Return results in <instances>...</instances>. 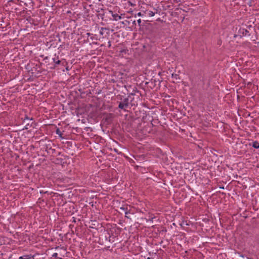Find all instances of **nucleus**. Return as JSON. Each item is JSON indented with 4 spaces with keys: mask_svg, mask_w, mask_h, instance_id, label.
<instances>
[{
    "mask_svg": "<svg viewBox=\"0 0 259 259\" xmlns=\"http://www.w3.org/2000/svg\"><path fill=\"white\" fill-rule=\"evenodd\" d=\"M57 253H54L53 254V257H57Z\"/></svg>",
    "mask_w": 259,
    "mask_h": 259,
    "instance_id": "4468645a",
    "label": "nucleus"
},
{
    "mask_svg": "<svg viewBox=\"0 0 259 259\" xmlns=\"http://www.w3.org/2000/svg\"><path fill=\"white\" fill-rule=\"evenodd\" d=\"M154 218V217H151V218H150L149 219H145L146 220V221L147 222H150V223H153V219Z\"/></svg>",
    "mask_w": 259,
    "mask_h": 259,
    "instance_id": "1a4fd4ad",
    "label": "nucleus"
},
{
    "mask_svg": "<svg viewBox=\"0 0 259 259\" xmlns=\"http://www.w3.org/2000/svg\"><path fill=\"white\" fill-rule=\"evenodd\" d=\"M87 34H88V35H90V33H87Z\"/></svg>",
    "mask_w": 259,
    "mask_h": 259,
    "instance_id": "dca6fc26",
    "label": "nucleus"
},
{
    "mask_svg": "<svg viewBox=\"0 0 259 259\" xmlns=\"http://www.w3.org/2000/svg\"><path fill=\"white\" fill-rule=\"evenodd\" d=\"M109 13L111 14L112 16L113 17V20L118 21L121 19V17L118 15L116 13H114L112 11H110Z\"/></svg>",
    "mask_w": 259,
    "mask_h": 259,
    "instance_id": "f03ea898",
    "label": "nucleus"
},
{
    "mask_svg": "<svg viewBox=\"0 0 259 259\" xmlns=\"http://www.w3.org/2000/svg\"><path fill=\"white\" fill-rule=\"evenodd\" d=\"M126 51H126V50H123L121 51L120 52H121V53H126Z\"/></svg>",
    "mask_w": 259,
    "mask_h": 259,
    "instance_id": "2eb2a0df",
    "label": "nucleus"
},
{
    "mask_svg": "<svg viewBox=\"0 0 259 259\" xmlns=\"http://www.w3.org/2000/svg\"><path fill=\"white\" fill-rule=\"evenodd\" d=\"M144 13H142L141 12H139L137 14V15L139 17H143Z\"/></svg>",
    "mask_w": 259,
    "mask_h": 259,
    "instance_id": "9d476101",
    "label": "nucleus"
},
{
    "mask_svg": "<svg viewBox=\"0 0 259 259\" xmlns=\"http://www.w3.org/2000/svg\"><path fill=\"white\" fill-rule=\"evenodd\" d=\"M56 134H58V135H60V131H59V129H57V131H56Z\"/></svg>",
    "mask_w": 259,
    "mask_h": 259,
    "instance_id": "ddd939ff",
    "label": "nucleus"
},
{
    "mask_svg": "<svg viewBox=\"0 0 259 259\" xmlns=\"http://www.w3.org/2000/svg\"><path fill=\"white\" fill-rule=\"evenodd\" d=\"M172 77L175 78H176V79H177L179 78V76L177 74H175L174 75V74H172Z\"/></svg>",
    "mask_w": 259,
    "mask_h": 259,
    "instance_id": "9b49d317",
    "label": "nucleus"
},
{
    "mask_svg": "<svg viewBox=\"0 0 259 259\" xmlns=\"http://www.w3.org/2000/svg\"><path fill=\"white\" fill-rule=\"evenodd\" d=\"M128 106L129 103L128 99L127 98H124L118 105V108L121 110H124V111H125V109Z\"/></svg>",
    "mask_w": 259,
    "mask_h": 259,
    "instance_id": "f257e3e1",
    "label": "nucleus"
},
{
    "mask_svg": "<svg viewBox=\"0 0 259 259\" xmlns=\"http://www.w3.org/2000/svg\"><path fill=\"white\" fill-rule=\"evenodd\" d=\"M137 22H138V24L139 25H140V24L141 23V20L140 19H139L138 20Z\"/></svg>",
    "mask_w": 259,
    "mask_h": 259,
    "instance_id": "f8f14e48",
    "label": "nucleus"
},
{
    "mask_svg": "<svg viewBox=\"0 0 259 259\" xmlns=\"http://www.w3.org/2000/svg\"><path fill=\"white\" fill-rule=\"evenodd\" d=\"M19 259H33V256L31 255H25L20 256Z\"/></svg>",
    "mask_w": 259,
    "mask_h": 259,
    "instance_id": "7ed1b4c3",
    "label": "nucleus"
},
{
    "mask_svg": "<svg viewBox=\"0 0 259 259\" xmlns=\"http://www.w3.org/2000/svg\"><path fill=\"white\" fill-rule=\"evenodd\" d=\"M252 146L255 149H259V143L256 141L252 143Z\"/></svg>",
    "mask_w": 259,
    "mask_h": 259,
    "instance_id": "423d86ee",
    "label": "nucleus"
},
{
    "mask_svg": "<svg viewBox=\"0 0 259 259\" xmlns=\"http://www.w3.org/2000/svg\"><path fill=\"white\" fill-rule=\"evenodd\" d=\"M124 213L125 217L127 219H130V217L127 215L128 214H133V213L131 211V210L130 209H128V211H125Z\"/></svg>",
    "mask_w": 259,
    "mask_h": 259,
    "instance_id": "6e6552de",
    "label": "nucleus"
},
{
    "mask_svg": "<svg viewBox=\"0 0 259 259\" xmlns=\"http://www.w3.org/2000/svg\"><path fill=\"white\" fill-rule=\"evenodd\" d=\"M148 13V15L149 17H153L155 15V13L153 12V11H148L147 10L143 12V13L144 14H146V13Z\"/></svg>",
    "mask_w": 259,
    "mask_h": 259,
    "instance_id": "20e7f679",
    "label": "nucleus"
},
{
    "mask_svg": "<svg viewBox=\"0 0 259 259\" xmlns=\"http://www.w3.org/2000/svg\"><path fill=\"white\" fill-rule=\"evenodd\" d=\"M130 207V206H128L127 205H123L121 207H120V209L123 210L124 212L126 211H128V208Z\"/></svg>",
    "mask_w": 259,
    "mask_h": 259,
    "instance_id": "0eeeda50",
    "label": "nucleus"
},
{
    "mask_svg": "<svg viewBox=\"0 0 259 259\" xmlns=\"http://www.w3.org/2000/svg\"><path fill=\"white\" fill-rule=\"evenodd\" d=\"M52 60H53L54 63L57 65H58L60 63V61L59 60L58 57H54L52 59Z\"/></svg>",
    "mask_w": 259,
    "mask_h": 259,
    "instance_id": "39448f33",
    "label": "nucleus"
}]
</instances>
